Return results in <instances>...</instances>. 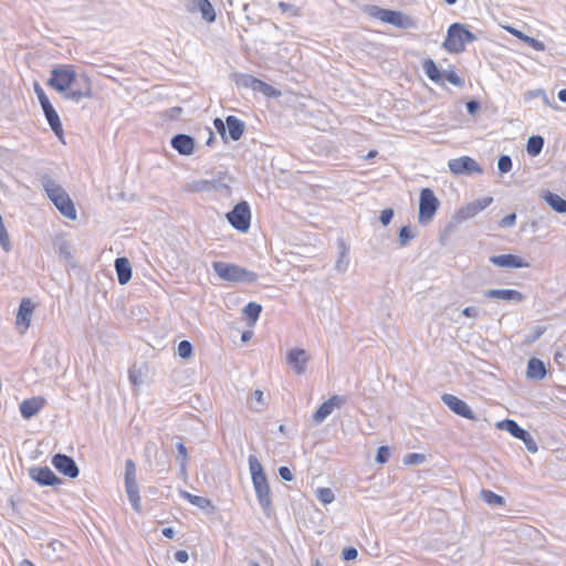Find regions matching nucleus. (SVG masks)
<instances>
[{
    "instance_id": "nucleus-5",
    "label": "nucleus",
    "mask_w": 566,
    "mask_h": 566,
    "mask_svg": "<svg viewBox=\"0 0 566 566\" xmlns=\"http://www.w3.org/2000/svg\"><path fill=\"white\" fill-rule=\"evenodd\" d=\"M213 125L223 140H227L229 137L231 140L237 142L242 137L245 130V124L233 115L227 116L226 120L216 118Z\"/></svg>"
},
{
    "instance_id": "nucleus-7",
    "label": "nucleus",
    "mask_w": 566,
    "mask_h": 566,
    "mask_svg": "<svg viewBox=\"0 0 566 566\" xmlns=\"http://www.w3.org/2000/svg\"><path fill=\"white\" fill-rule=\"evenodd\" d=\"M125 490L133 509L140 512V496L139 489L136 480V465L133 460L128 459L125 462Z\"/></svg>"
},
{
    "instance_id": "nucleus-33",
    "label": "nucleus",
    "mask_w": 566,
    "mask_h": 566,
    "mask_svg": "<svg viewBox=\"0 0 566 566\" xmlns=\"http://www.w3.org/2000/svg\"><path fill=\"white\" fill-rule=\"evenodd\" d=\"M544 147V138L539 135L531 136L527 139L526 150L527 154L532 157H535L541 154Z\"/></svg>"
},
{
    "instance_id": "nucleus-42",
    "label": "nucleus",
    "mask_w": 566,
    "mask_h": 566,
    "mask_svg": "<svg viewBox=\"0 0 566 566\" xmlns=\"http://www.w3.org/2000/svg\"><path fill=\"white\" fill-rule=\"evenodd\" d=\"M448 81L454 86L462 87L464 85V80L460 77L453 70L444 71L443 82Z\"/></svg>"
},
{
    "instance_id": "nucleus-31",
    "label": "nucleus",
    "mask_w": 566,
    "mask_h": 566,
    "mask_svg": "<svg viewBox=\"0 0 566 566\" xmlns=\"http://www.w3.org/2000/svg\"><path fill=\"white\" fill-rule=\"evenodd\" d=\"M42 186L51 201L66 193V191L62 188L61 185H59L55 180L50 178H45L42 182Z\"/></svg>"
},
{
    "instance_id": "nucleus-45",
    "label": "nucleus",
    "mask_w": 566,
    "mask_h": 566,
    "mask_svg": "<svg viewBox=\"0 0 566 566\" xmlns=\"http://www.w3.org/2000/svg\"><path fill=\"white\" fill-rule=\"evenodd\" d=\"M178 355L180 358H189L192 355V345L188 340H181L178 345Z\"/></svg>"
},
{
    "instance_id": "nucleus-6",
    "label": "nucleus",
    "mask_w": 566,
    "mask_h": 566,
    "mask_svg": "<svg viewBox=\"0 0 566 566\" xmlns=\"http://www.w3.org/2000/svg\"><path fill=\"white\" fill-rule=\"evenodd\" d=\"M440 201L430 188H424L420 192L418 221L420 224H428L433 219Z\"/></svg>"
},
{
    "instance_id": "nucleus-32",
    "label": "nucleus",
    "mask_w": 566,
    "mask_h": 566,
    "mask_svg": "<svg viewBox=\"0 0 566 566\" xmlns=\"http://www.w3.org/2000/svg\"><path fill=\"white\" fill-rule=\"evenodd\" d=\"M180 495L189 501L192 505L198 506L201 510H213L211 501L207 497L193 495L187 491H180Z\"/></svg>"
},
{
    "instance_id": "nucleus-51",
    "label": "nucleus",
    "mask_w": 566,
    "mask_h": 566,
    "mask_svg": "<svg viewBox=\"0 0 566 566\" xmlns=\"http://www.w3.org/2000/svg\"><path fill=\"white\" fill-rule=\"evenodd\" d=\"M176 449L178 452L177 461L178 462H188V451H187L186 446L182 442H177Z\"/></svg>"
},
{
    "instance_id": "nucleus-17",
    "label": "nucleus",
    "mask_w": 566,
    "mask_h": 566,
    "mask_svg": "<svg viewBox=\"0 0 566 566\" xmlns=\"http://www.w3.org/2000/svg\"><path fill=\"white\" fill-rule=\"evenodd\" d=\"M29 475L40 485L54 486L61 483V480L48 467H38L29 470Z\"/></svg>"
},
{
    "instance_id": "nucleus-30",
    "label": "nucleus",
    "mask_w": 566,
    "mask_h": 566,
    "mask_svg": "<svg viewBox=\"0 0 566 566\" xmlns=\"http://www.w3.org/2000/svg\"><path fill=\"white\" fill-rule=\"evenodd\" d=\"M497 428L502 430H506L514 438L524 439L526 430L521 428L515 420L506 419L497 422Z\"/></svg>"
},
{
    "instance_id": "nucleus-41",
    "label": "nucleus",
    "mask_w": 566,
    "mask_h": 566,
    "mask_svg": "<svg viewBox=\"0 0 566 566\" xmlns=\"http://www.w3.org/2000/svg\"><path fill=\"white\" fill-rule=\"evenodd\" d=\"M316 496L323 504H329L335 499L334 492L329 488L317 489Z\"/></svg>"
},
{
    "instance_id": "nucleus-14",
    "label": "nucleus",
    "mask_w": 566,
    "mask_h": 566,
    "mask_svg": "<svg viewBox=\"0 0 566 566\" xmlns=\"http://www.w3.org/2000/svg\"><path fill=\"white\" fill-rule=\"evenodd\" d=\"M252 483L261 509L269 515L271 512L272 501L266 476L264 479L254 480Z\"/></svg>"
},
{
    "instance_id": "nucleus-21",
    "label": "nucleus",
    "mask_w": 566,
    "mask_h": 566,
    "mask_svg": "<svg viewBox=\"0 0 566 566\" xmlns=\"http://www.w3.org/2000/svg\"><path fill=\"white\" fill-rule=\"evenodd\" d=\"M45 399L43 397H32L23 400L20 406V412L24 419H31L39 413L45 406Z\"/></svg>"
},
{
    "instance_id": "nucleus-38",
    "label": "nucleus",
    "mask_w": 566,
    "mask_h": 566,
    "mask_svg": "<svg viewBox=\"0 0 566 566\" xmlns=\"http://www.w3.org/2000/svg\"><path fill=\"white\" fill-rule=\"evenodd\" d=\"M229 178L224 176H220L219 178H213L210 180V190H216L219 192H229L230 185Z\"/></svg>"
},
{
    "instance_id": "nucleus-36",
    "label": "nucleus",
    "mask_w": 566,
    "mask_h": 566,
    "mask_svg": "<svg viewBox=\"0 0 566 566\" xmlns=\"http://www.w3.org/2000/svg\"><path fill=\"white\" fill-rule=\"evenodd\" d=\"M249 469L252 476V481L265 478L262 464L254 455L249 457Z\"/></svg>"
},
{
    "instance_id": "nucleus-64",
    "label": "nucleus",
    "mask_w": 566,
    "mask_h": 566,
    "mask_svg": "<svg viewBox=\"0 0 566 566\" xmlns=\"http://www.w3.org/2000/svg\"><path fill=\"white\" fill-rule=\"evenodd\" d=\"M541 95H544V90H542V88L530 91L526 93V99L538 97Z\"/></svg>"
},
{
    "instance_id": "nucleus-10",
    "label": "nucleus",
    "mask_w": 566,
    "mask_h": 566,
    "mask_svg": "<svg viewBox=\"0 0 566 566\" xmlns=\"http://www.w3.org/2000/svg\"><path fill=\"white\" fill-rule=\"evenodd\" d=\"M92 96V83L87 74H76V81L73 87L65 93L64 98L78 103L82 98Z\"/></svg>"
},
{
    "instance_id": "nucleus-1",
    "label": "nucleus",
    "mask_w": 566,
    "mask_h": 566,
    "mask_svg": "<svg viewBox=\"0 0 566 566\" xmlns=\"http://www.w3.org/2000/svg\"><path fill=\"white\" fill-rule=\"evenodd\" d=\"M212 268L222 280L232 283H253L258 280L256 273L233 263L216 261Z\"/></svg>"
},
{
    "instance_id": "nucleus-57",
    "label": "nucleus",
    "mask_w": 566,
    "mask_h": 566,
    "mask_svg": "<svg viewBox=\"0 0 566 566\" xmlns=\"http://www.w3.org/2000/svg\"><path fill=\"white\" fill-rule=\"evenodd\" d=\"M515 221H516V214L511 213L501 220L500 226L503 228H509V227L514 226Z\"/></svg>"
},
{
    "instance_id": "nucleus-26",
    "label": "nucleus",
    "mask_w": 566,
    "mask_h": 566,
    "mask_svg": "<svg viewBox=\"0 0 566 566\" xmlns=\"http://www.w3.org/2000/svg\"><path fill=\"white\" fill-rule=\"evenodd\" d=\"M115 270L119 284L124 285L132 279V268L126 258L115 260Z\"/></svg>"
},
{
    "instance_id": "nucleus-61",
    "label": "nucleus",
    "mask_w": 566,
    "mask_h": 566,
    "mask_svg": "<svg viewBox=\"0 0 566 566\" xmlns=\"http://www.w3.org/2000/svg\"><path fill=\"white\" fill-rule=\"evenodd\" d=\"M175 558L179 563H186L189 559V554L186 551L180 549L175 553Z\"/></svg>"
},
{
    "instance_id": "nucleus-48",
    "label": "nucleus",
    "mask_w": 566,
    "mask_h": 566,
    "mask_svg": "<svg viewBox=\"0 0 566 566\" xmlns=\"http://www.w3.org/2000/svg\"><path fill=\"white\" fill-rule=\"evenodd\" d=\"M0 245L6 252L11 250V242L4 224L0 227Z\"/></svg>"
},
{
    "instance_id": "nucleus-40",
    "label": "nucleus",
    "mask_w": 566,
    "mask_h": 566,
    "mask_svg": "<svg viewBox=\"0 0 566 566\" xmlns=\"http://www.w3.org/2000/svg\"><path fill=\"white\" fill-rule=\"evenodd\" d=\"M413 238L415 233L412 232L411 228L403 226L399 231L398 243L400 247H406Z\"/></svg>"
},
{
    "instance_id": "nucleus-28",
    "label": "nucleus",
    "mask_w": 566,
    "mask_h": 566,
    "mask_svg": "<svg viewBox=\"0 0 566 566\" xmlns=\"http://www.w3.org/2000/svg\"><path fill=\"white\" fill-rule=\"evenodd\" d=\"M526 376L531 379L542 380L546 376L544 363L538 358H531L527 364Z\"/></svg>"
},
{
    "instance_id": "nucleus-22",
    "label": "nucleus",
    "mask_w": 566,
    "mask_h": 566,
    "mask_svg": "<svg viewBox=\"0 0 566 566\" xmlns=\"http://www.w3.org/2000/svg\"><path fill=\"white\" fill-rule=\"evenodd\" d=\"M490 262L496 266L501 268H510V269H520L527 268L530 264L525 262L517 255L514 254H501V255H492L490 258Z\"/></svg>"
},
{
    "instance_id": "nucleus-25",
    "label": "nucleus",
    "mask_w": 566,
    "mask_h": 566,
    "mask_svg": "<svg viewBox=\"0 0 566 566\" xmlns=\"http://www.w3.org/2000/svg\"><path fill=\"white\" fill-rule=\"evenodd\" d=\"M52 202L64 217L71 220H74L76 218L75 207L67 193L57 197Z\"/></svg>"
},
{
    "instance_id": "nucleus-54",
    "label": "nucleus",
    "mask_w": 566,
    "mask_h": 566,
    "mask_svg": "<svg viewBox=\"0 0 566 566\" xmlns=\"http://www.w3.org/2000/svg\"><path fill=\"white\" fill-rule=\"evenodd\" d=\"M394 218V210L391 208L384 209L380 213L379 220L382 226H388Z\"/></svg>"
},
{
    "instance_id": "nucleus-35",
    "label": "nucleus",
    "mask_w": 566,
    "mask_h": 566,
    "mask_svg": "<svg viewBox=\"0 0 566 566\" xmlns=\"http://www.w3.org/2000/svg\"><path fill=\"white\" fill-rule=\"evenodd\" d=\"M348 265H349L348 248L342 242L339 256L335 264V270L339 273H344L347 271Z\"/></svg>"
},
{
    "instance_id": "nucleus-62",
    "label": "nucleus",
    "mask_w": 566,
    "mask_h": 566,
    "mask_svg": "<svg viewBox=\"0 0 566 566\" xmlns=\"http://www.w3.org/2000/svg\"><path fill=\"white\" fill-rule=\"evenodd\" d=\"M462 314L467 317H478L479 311L476 307H465L462 310Z\"/></svg>"
},
{
    "instance_id": "nucleus-52",
    "label": "nucleus",
    "mask_w": 566,
    "mask_h": 566,
    "mask_svg": "<svg viewBox=\"0 0 566 566\" xmlns=\"http://www.w3.org/2000/svg\"><path fill=\"white\" fill-rule=\"evenodd\" d=\"M526 449L531 452V453H536L537 452V444L535 442V440L532 438V436L526 431L525 432V437L524 439H521Z\"/></svg>"
},
{
    "instance_id": "nucleus-2",
    "label": "nucleus",
    "mask_w": 566,
    "mask_h": 566,
    "mask_svg": "<svg viewBox=\"0 0 566 566\" xmlns=\"http://www.w3.org/2000/svg\"><path fill=\"white\" fill-rule=\"evenodd\" d=\"M476 36L461 23H453L448 29L443 46L448 52L460 53L464 51L465 43L473 42Z\"/></svg>"
},
{
    "instance_id": "nucleus-63",
    "label": "nucleus",
    "mask_w": 566,
    "mask_h": 566,
    "mask_svg": "<svg viewBox=\"0 0 566 566\" xmlns=\"http://www.w3.org/2000/svg\"><path fill=\"white\" fill-rule=\"evenodd\" d=\"M479 107H480V104L476 101H469L467 103V111L469 114H472V115L475 114L476 111L479 109Z\"/></svg>"
},
{
    "instance_id": "nucleus-47",
    "label": "nucleus",
    "mask_w": 566,
    "mask_h": 566,
    "mask_svg": "<svg viewBox=\"0 0 566 566\" xmlns=\"http://www.w3.org/2000/svg\"><path fill=\"white\" fill-rule=\"evenodd\" d=\"M426 460V457L421 453H409L405 457L403 463L406 465L421 464Z\"/></svg>"
},
{
    "instance_id": "nucleus-4",
    "label": "nucleus",
    "mask_w": 566,
    "mask_h": 566,
    "mask_svg": "<svg viewBox=\"0 0 566 566\" xmlns=\"http://www.w3.org/2000/svg\"><path fill=\"white\" fill-rule=\"evenodd\" d=\"M75 81L76 73L73 70V66L65 65L52 69L48 85L55 91L65 94L73 87Z\"/></svg>"
},
{
    "instance_id": "nucleus-13",
    "label": "nucleus",
    "mask_w": 566,
    "mask_h": 566,
    "mask_svg": "<svg viewBox=\"0 0 566 566\" xmlns=\"http://www.w3.org/2000/svg\"><path fill=\"white\" fill-rule=\"evenodd\" d=\"M52 464L60 473L71 479L78 476V467L76 465L75 461L66 454H55L52 459Z\"/></svg>"
},
{
    "instance_id": "nucleus-8",
    "label": "nucleus",
    "mask_w": 566,
    "mask_h": 566,
    "mask_svg": "<svg viewBox=\"0 0 566 566\" xmlns=\"http://www.w3.org/2000/svg\"><path fill=\"white\" fill-rule=\"evenodd\" d=\"M229 223L241 232H247L250 228L251 211L245 201L234 206V208L227 213Z\"/></svg>"
},
{
    "instance_id": "nucleus-44",
    "label": "nucleus",
    "mask_w": 566,
    "mask_h": 566,
    "mask_svg": "<svg viewBox=\"0 0 566 566\" xmlns=\"http://www.w3.org/2000/svg\"><path fill=\"white\" fill-rule=\"evenodd\" d=\"M277 7L283 13H286L289 17H298L301 14L300 8L291 3L281 1L279 2Z\"/></svg>"
},
{
    "instance_id": "nucleus-18",
    "label": "nucleus",
    "mask_w": 566,
    "mask_h": 566,
    "mask_svg": "<svg viewBox=\"0 0 566 566\" xmlns=\"http://www.w3.org/2000/svg\"><path fill=\"white\" fill-rule=\"evenodd\" d=\"M308 356L302 348L291 349L286 354V363L291 366L296 375H303L306 371Z\"/></svg>"
},
{
    "instance_id": "nucleus-55",
    "label": "nucleus",
    "mask_w": 566,
    "mask_h": 566,
    "mask_svg": "<svg viewBox=\"0 0 566 566\" xmlns=\"http://www.w3.org/2000/svg\"><path fill=\"white\" fill-rule=\"evenodd\" d=\"M128 377L134 386H139L143 382L140 371L136 370L135 368L129 369Z\"/></svg>"
},
{
    "instance_id": "nucleus-37",
    "label": "nucleus",
    "mask_w": 566,
    "mask_h": 566,
    "mask_svg": "<svg viewBox=\"0 0 566 566\" xmlns=\"http://www.w3.org/2000/svg\"><path fill=\"white\" fill-rule=\"evenodd\" d=\"M480 496L481 499L492 505V506H502L504 505V499L497 494H495L494 492L492 491H489V490H482L480 492Z\"/></svg>"
},
{
    "instance_id": "nucleus-60",
    "label": "nucleus",
    "mask_w": 566,
    "mask_h": 566,
    "mask_svg": "<svg viewBox=\"0 0 566 566\" xmlns=\"http://www.w3.org/2000/svg\"><path fill=\"white\" fill-rule=\"evenodd\" d=\"M505 30L507 32H510L512 35L516 36L517 39H520L521 41L524 42V39L527 38V34L523 33L522 31L513 28V27H505Z\"/></svg>"
},
{
    "instance_id": "nucleus-20",
    "label": "nucleus",
    "mask_w": 566,
    "mask_h": 566,
    "mask_svg": "<svg viewBox=\"0 0 566 566\" xmlns=\"http://www.w3.org/2000/svg\"><path fill=\"white\" fill-rule=\"evenodd\" d=\"M34 304L30 298H23L19 305L17 313L15 324L22 332H25L30 324L33 315Z\"/></svg>"
},
{
    "instance_id": "nucleus-15",
    "label": "nucleus",
    "mask_w": 566,
    "mask_h": 566,
    "mask_svg": "<svg viewBox=\"0 0 566 566\" xmlns=\"http://www.w3.org/2000/svg\"><path fill=\"white\" fill-rule=\"evenodd\" d=\"M441 400L446 406H448L454 413L467 418V419H474V413L472 409L469 407V405L461 400L460 398L451 395V394H443L441 396Z\"/></svg>"
},
{
    "instance_id": "nucleus-27",
    "label": "nucleus",
    "mask_w": 566,
    "mask_h": 566,
    "mask_svg": "<svg viewBox=\"0 0 566 566\" xmlns=\"http://www.w3.org/2000/svg\"><path fill=\"white\" fill-rule=\"evenodd\" d=\"M423 72L426 75L434 82L437 85L443 86V74L444 72H441L433 60L427 59L423 61L422 64Z\"/></svg>"
},
{
    "instance_id": "nucleus-58",
    "label": "nucleus",
    "mask_w": 566,
    "mask_h": 566,
    "mask_svg": "<svg viewBox=\"0 0 566 566\" xmlns=\"http://www.w3.org/2000/svg\"><path fill=\"white\" fill-rule=\"evenodd\" d=\"M279 474L285 481H292L293 480V474H292L291 470L287 467H280L279 468Z\"/></svg>"
},
{
    "instance_id": "nucleus-39",
    "label": "nucleus",
    "mask_w": 566,
    "mask_h": 566,
    "mask_svg": "<svg viewBox=\"0 0 566 566\" xmlns=\"http://www.w3.org/2000/svg\"><path fill=\"white\" fill-rule=\"evenodd\" d=\"M261 311L262 306L260 304L250 302L244 306L243 314L251 321L252 324H254L258 321Z\"/></svg>"
},
{
    "instance_id": "nucleus-12",
    "label": "nucleus",
    "mask_w": 566,
    "mask_h": 566,
    "mask_svg": "<svg viewBox=\"0 0 566 566\" xmlns=\"http://www.w3.org/2000/svg\"><path fill=\"white\" fill-rule=\"evenodd\" d=\"M448 166L450 171L454 175H471L473 172H483V169L480 167V165L469 156L450 159Z\"/></svg>"
},
{
    "instance_id": "nucleus-23",
    "label": "nucleus",
    "mask_w": 566,
    "mask_h": 566,
    "mask_svg": "<svg viewBox=\"0 0 566 566\" xmlns=\"http://www.w3.org/2000/svg\"><path fill=\"white\" fill-rule=\"evenodd\" d=\"M171 146L182 156H190L195 151V139L186 134H177L171 138Z\"/></svg>"
},
{
    "instance_id": "nucleus-24",
    "label": "nucleus",
    "mask_w": 566,
    "mask_h": 566,
    "mask_svg": "<svg viewBox=\"0 0 566 566\" xmlns=\"http://www.w3.org/2000/svg\"><path fill=\"white\" fill-rule=\"evenodd\" d=\"M189 11H200L202 19L207 22L216 20V11L208 0H190Z\"/></svg>"
},
{
    "instance_id": "nucleus-19",
    "label": "nucleus",
    "mask_w": 566,
    "mask_h": 566,
    "mask_svg": "<svg viewBox=\"0 0 566 566\" xmlns=\"http://www.w3.org/2000/svg\"><path fill=\"white\" fill-rule=\"evenodd\" d=\"M488 298L502 300L507 303H521L525 296L517 290L513 289H491L484 292Z\"/></svg>"
},
{
    "instance_id": "nucleus-46",
    "label": "nucleus",
    "mask_w": 566,
    "mask_h": 566,
    "mask_svg": "<svg viewBox=\"0 0 566 566\" xmlns=\"http://www.w3.org/2000/svg\"><path fill=\"white\" fill-rule=\"evenodd\" d=\"M497 168L502 174H506L512 169V159L509 155H502L497 159Z\"/></svg>"
},
{
    "instance_id": "nucleus-56",
    "label": "nucleus",
    "mask_w": 566,
    "mask_h": 566,
    "mask_svg": "<svg viewBox=\"0 0 566 566\" xmlns=\"http://www.w3.org/2000/svg\"><path fill=\"white\" fill-rule=\"evenodd\" d=\"M358 555L355 547H347L343 551L342 556L344 560H354Z\"/></svg>"
},
{
    "instance_id": "nucleus-11",
    "label": "nucleus",
    "mask_w": 566,
    "mask_h": 566,
    "mask_svg": "<svg viewBox=\"0 0 566 566\" xmlns=\"http://www.w3.org/2000/svg\"><path fill=\"white\" fill-rule=\"evenodd\" d=\"M347 403V397L334 395L324 401L313 415V422L322 423L335 409H340Z\"/></svg>"
},
{
    "instance_id": "nucleus-59",
    "label": "nucleus",
    "mask_w": 566,
    "mask_h": 566,
    "mask_svg": "<svg viewBox=\"0 0 566 566\" xmlns=\"http://www.w3.org/2000/svg\"><path fill=\"white\" fill-rule=\"evenodd\" d=\"M34 92L40 103L49 98L39 83H34Z\"/></svg>"
},
{
    "instance_id": "nucleus-9",
    "label": "nucleus",
    "mask_w": 566,
    "mask_h": 566,
    "mask_svg": "<svg viewBox=\"0 0 566 566\" xmlns=\"http://www.w3.org/2000/svg\"><path fill=\"white\" fill-rule=\"evenodd\" d=\"M237 84L247 88H251L253 92L261 93L266 97H280L281 91L274 88L268 83L250 75L241 74L237 81Z\"/></svg>"
},
{
    "instance_id": "nucleus-34",
    "label": "nucleus",
    "mask_w": 566,
    "mask_h": 566,
    "mask_svg": "<svg viewBox=\"0 0 566 566\" xmlns=\"http://www.w3.org/2000/svg\"><path fill=\"white\" fill-rule=\"evenodd\" d=\"M45 115V118L51 127V129L54 132V134L57 136V137H61L62 134H63V128H62V124H61V120H60V117L56 113L55 109H52L51 112H46Z\"/></svg>"
},
{
    "instance_id": "nucleus-49",
    "label": "nucleus",
    "mask_w": 566,
    "mask_h": 566,
    "mask_svg": "<svg viewBox=\"0 0 566 566\" xmlns=\"http://www.w3.org/2000/svg\"><path fill=\"white\" fill-rule=\"evenodd\" d=\"M191 190L197 192L210 191V180L202 179L192 182Z\"/></svg>"
},
{
    "instance_id": "nucleus-3",
    "label": "nucleus",
    "mask_w": 566,
    "mask_h": 566,
    "mask_svg": "<svg viewBox=\"0 0 566 566\" xmlns=\"http://www.w3.org/2000/svg\"><path fill=\"white\" fill-rule=\"evenodd\" d=\"M371 15L382 22L392 24L399 29L408 30L413 29L416 27V21L413 20V18L400 11L374 7Z\"/></svg>"
},
{
    "instance_id": "nucleus-29",
    "label": "nucleus",
    "mask_w": 566,
    "mask_h": 566,
    "mask_svg": "<svg viewBox=\"0 0 566 566\" xmlns=\"http://www.w3.org/2000/svg\"><path fill=\"white\" fill-rule=\"evenodd\" d=\"M543 199L545 202L556 212L565 213L566 212V200L560 196L547 191L543 195Z\"/></svg>"
},
{
    "instance_id": "nucleus-53",
    "label": "nucleus",
    "mask_w": 566,
    "mask_h": 566,
    "mask_svg": "<svg viewBox=\"0 0 566 566\" xmlns=\"http://www.w3.org/2000/svg\"><path fill=\"white\" fill-rule=\"evenodd\" d=\"M524 42L536 51H545V49H546V46L543 42H541L532 36H528V35L526 39H524Z\"/></svg>"
},
{
    "instance_id": "nucleus-43",
    "label": "nucleus",
    "mask_w": 566,
    "mask_h": 566,
    "mask_svg": "<svg viewBox=\"0 0 566 566\" xmlns=\"http://www.w3.org/2000/svg\"><path fill=\"white\" fill-rule=\"evenodd\" d=\"M252 399L255 401V405H252L251 408L256 412L263 411L265 406L263 391L261 389L254 390L252 394Z\"/></svg>"
},
{
    "instance_id": "nucleus-16",
    "label": "nucleus",
    "mask_w": 566,
    "mask_h": 566,
    "mask_svg": "<svg viewBox=\"0 0 566 566\" xmlns=\"http://www.w3.org/2000/svg\"><path fill=\"white\" fill-rule=\"evenodd\" d=\"M492 202H493L492 197H484V198L474 200L459 209L458 214H457L458 219L459 220H468L470 218H473L479 212H481L482 210L488 208Z\"/></svg>"
},
{
    "instance_id": "nucleus-50",
    "label": "nucleus",
    "mask_w": 566,
    "mask_h": 566,
    "mask_svg": "<svg viewBox=\"0 0 566 566\" xmlns=\"http://www.w3.org/2000/svg\"><path fill=\"white\" fill-rule=\"evenodd\" d=\"M390 452L388 447H379L376 454V462L382 464L386 463L389 459Z\"/></svg>"
}]
</instances>
